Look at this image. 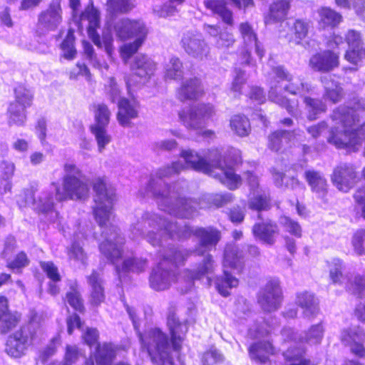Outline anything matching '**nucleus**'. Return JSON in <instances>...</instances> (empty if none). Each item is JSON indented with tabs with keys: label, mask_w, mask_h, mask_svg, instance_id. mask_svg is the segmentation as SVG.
<instances>
[{
	"label": "nucleus",
	"mask_w": 365,
	"mask_h": 365,
	"mask_svg": "<svg viewBox=\"0 0 365 365\" xmlns=\"http://www.w3.org/2000/svg\"><path fill=\"white\" fill-rule=\"evenodd\" d=\"M88 282L91 287L90 302L93 305L98 306L105 299L103 281L100 274L93 272L88 277Z\"/></svg>",
	"instance_id": "37"
},
{
	"label": "nucleus",
	"mask_w": 365,
	"mask_h": 365,
	"mask_svg": "<svg viewBox=\"0 0 365 365\" xmlns=\"http://www.w3.org/2000/svg\"><path fill=\"white\" fill-rule=\"evenodd\" d=\"M339 66V52L329 49L317 53L309 59V66L316 71L328 72Z\"/></svg>",
	"instance_id": "24"
},
{
	"label": "nucleus",
	"mask_w": 365,
	"mask_h": 365,
	"mask_svg": "<svg viewBox=\"0 0 365 365\" xmlns=\"http://www.w3.org/2000/svg\"><path fill=\"white\" fill-rule=\"evenodd\" d=\"M279 81H270V90L269 91L268 98L272 102H274L282 107H284L289 113L292 115H297V106L294 103H290L281 93V86H278Z\"/></svg>",
	"instance_id": "35"
},
{
	"label": "nucleus",
	"mask_w": 365,
	"mask_h": 365,
	"mask_svg": "<svg viewBox=\"0 0 365 365\" xmlns=\"http://www.w3.org/2000/svg\"><path fill=\"white\" fill-rule=\"evenodd\" d=\"M331 181L338 190L348 192L356 181L355 168L347 163L339 165L334 170Z\"/></svg>",
	"instance_id": "20"
},
{
	"label": "nucleus",
	"mask_w": 365,
	"mask_h": 365,
	"mask_svg": "<svg viewBox=\"0 0 365 365\" xmlns=\"http://www.w3.org/2000/svg\"><path fill=\"white\" fill-rule=\"evenodd\" d=\"M349 292L365 299V278L356 276L353 281H349L347 285Z\"/></svg>",
	"instance_id": "54"
},
{
	"label": "nucleus",
	"mask_w": 365,
	"mask_h": 365,
	"mask_svg": "<svg viewBox=\"0 0 365 365\" xmlns=\"http://www.w3.org/2000/svg\"><path fill=\"white\" fill-rule=\"evenodd\" d=\"M215 113V110L212 104L199 103L180 110L178 117L187 129L196 131L204 138H212L215 136L214 131L204 128Z\"/></svg>",
	"instance_id": "9"
},
{
	"label": "nucleus",
	"mask_w": 365,
	"mask_h": 365,
	"mask_svg": "<svg viewBox=\"0 0 365 365\" xmlns=\"http://www.w3.org/2000/svg\"><path fill=\"white\" fill-rule=\"evenodd\" d=\"M274 353V348L269 341H259L255 343L249 348V354L252 360L260 363H265L270 354Z\"/></svg>",
	"instance_id": "38"
},
{
	"label": "nucleus",
	"mask_w": 365,
	"mask_h": 365,
	"mask_svg": "<svg viewBox=\"0 0 365 365\" xmlns=\"http://www.w3.org/2000/svg\"><path fill=\"white\" fill-rule=\"evenodd\" d=\"M309 29L310 23L309 21L299 19L295 21L293 26V31L296 43H299L300 41L307 36Z\"/></svg>",
	"instance_id": "52"
},
{
	"label": "nucleus",
	"mask_w": 365,
	"mask_h": 365,
	"mask_svg": "<svg viewBox=\"0 0 365 365\" xmlns=\"http://www.w3.org/2000/svg\"><path fill=\"white\" fill-rule=\"evenodd\" d=\"M125 351V347L113 343L98 344L94 358L97 365H112L115 357Z\"/></svg>",
	"instance_id": "28"
},
{
	"label": "nucleus",
	"mask_w": 365,
	"mask_h": 365,
	"mask_svg": "<svg viewBox=\"0 0 365 365\" xmlns=\"http://www.w3.org/2000/svg\"><path fill=\"white\" fill-rule=\"evenodd\" d=\"M213 260L210 255H206L202 261L194 270H185L178 278L177 281L180 284H185V288H181L182 292H187L193 285L195 279H199L202 277L211 273L213 271Z\"/></svg>",
	"instance_id": "18"
},
{
	"label": "nucleus",
	"mask_w": 365,
	"mask_h": 365,
	"mask_svg": "<svg viewBox=\"0 0 365 365\" xmlns=\"http://www.w3.org/2000/svg\"><path fill=\"white\" fill-rule=\"evenodd\" d=\"M192 234L199 240V247L196 249L198 255H203L210 250L220 239V232L213 227L193 230L184 222L174 223L155 212L143 213L140 219L130 227L133 239L144 238L153 247L162 246L167 236L172 239H180L190 237Z\"/></svg>",
	"instance_id": "3"
},
{
	"label": "nucleus",
	"mask_w": 365,
	"mask_h": 365,
	"mask_svg": "<svg viewBox=\"0 0 365 365\" xmlns=\"http://www.w3.org/2000/svg\"><path fill=\"white\" fill-rule=\"evenodd\" d=\"M205 6L210 9L213 14H217L222 21L229 25L232 26L234 24L232 12L228 9L226 4L222 0H205L204 1Z\"/></svg>",
	"instance_id": "40"
},
{
	"label": "nucleus",
	"mask_w": 365,
	"mask_h": 365,
	"mask_svg": "<svg viewBox=\"0 0 365 365\" xmlns=\"http://www.w3.org/2000/svg\"><path fill=\"white\" fill-rule=\"evenodd\" d=\"M295 302L302 309L304 318H314L319 312V302L312 293L307 291L297 293Z\"/></svg>",
	"instance_id": "30"
},
{
	"label": "nucleus",
	"mask_w": 365,
	"mask_h": 365,
	"mask_svg": "<svg viewBox=\"0 0 365 365\" xmlns=\"http://www.w3.org/2000/svg\"><path fill=\"white\" fill-rule=\"evenodd\" d=\"M107 94L113 103L118 102L122 98H120V90L113 78H110L106 85Z\"/></svg>",
	"instance_id": "60"
},
{
	"label": "nucleus",
	"mask_w": 365,
	"mask_h": 365,
	"mask_svg": "<svg viewBox=\"0 0 365 365\" xmlns=\"http://www.w3.org/2000/svg\"><path fill=\"white\" fill-rule=\"evenodd\" d=\"M292 0H276L270 4L269 12L264 16V23L272 24L284 21L290 9Z\"/></svg>",
	"instance_id": "32"
},
{
	"label": "nucleus",
	"mask_w": 365,
	"mask_h": 365,
	"mask_svg": "<svg viewBox=\"0 0 365 365\" xmlns=\"http://www.w3.org/2000/svg\"><path fill=\"white\" fill-rule=\"evenodd\" d=\"M205 30L213 37H216L215 46L221 50H227L232 47L235 39L232 33L224 31L219 32V26L205 24L204 26Z\"/></svg>",
	"instance_id": "34"
},
{
	"label": "nucleus",
	"mask_w": 365,
	"mask_h": 365,
	"mask_svg": "<svg viewBox=\"0 0 365 365\" xmlns=\"http://www.w3.org/2000/svg\"><path fill=\"white\" fill-rule=\"evenodd\" d=\"M187 256L188 252L185 250L170 248L153 270L150 277V287L157 291L169 288L175 279L174 269Z\"/></svg>",
	"instance_id": "8"
},
{
	"label": "nucleus",
	"mask_w": 365,
	"mask_h": 365,
	"mask_svg": "<svg viewBox=\"0 0 365 365\" xmlns=\"http://www.w3.org/2000/svg\"><path fill=\"white\" fill-rule=\"evenodd\" d=\"M351 244L358 255L365 254V230L356 231L353 235Z\"/></svg>",
	"instance_id": "55"
},
{
	"label": "nucleus",
	"mask_w": 365,
	"mask_h": 365,
	"mask_svg": "<svg viewBox=\"0 0 365 365\" xmlns=\"http://www.w3.org/2000/svg\"><path fill=\"white\" fill-rule=\"evenodd\" d=\"M222 359V356L216 349L205 352L202 358V365H214Z\"/></svg>",
	"instance_id": "64"
},
{
	"label": "nucleus",
	"mask_w": 365,
	"mask_h": 365,
	"mask_svg": "<svg viewBox=\"0 0 365 365\" xmlns=\"http://www.w3.org/2000/svg\"><path fill=\"white\" fill-rule=\"evenodd\" d=\"M14 165L12 163L4 162L1 164V169L6 178L0 180V196L11 190V185L9 179L14 174Z\"/></svg>",
	"instance_id": "49"
},
{
	"label": "nucleus",
	"mask_w": 365,
	"mask_h": 365,
	"mask_svg": "<svg viewBox=\"0 0 365 365\" xmlns=\"http://www.w3.org/2000/svg\"><path fill=\"white\" fill-rule=\"evenodd\" d=\"M142 349L147 351L156 365H183L179 357L174 360L167 335L160 329L153 328L143 334H138Z\"/></svg>",
	"instance_id": "7"
},
{
	"label": "nucleus",
	"mask_w": 365,
	"mask_h": 365,
	"mask_svg": "<svg viewBox=\"0 0 365 365\" xmlns=\"http://www.w3.org/2000/svg\"><path fill=\"white\" fill-rule=\"evenodd\" d=\"M318 14L319 17V22L324 27L336 26L342 19L340 14L328 7L319 9Z\"/></svg>",
	"instance_id": "43"
},
{
	"label": "nucleus",
	"mask_w": 365,
	"mask_h": 365,
	"mask_svg": "<svg viewBox=\"0 0 365 365\" xmlns=\"http://www.w3.org/2000/svg\"><path fill=\"white\" fill-rule=\"evenodd\" d=\"M19 317L8 310V302L6 297H0V331L7 332L18 323Z\"/></svg>",
	"instance_id": "39"
},
{
	"label": "nucleus",
	"mask_w": 365,
	"mask_h": 365,
	"mask_svg": "<svg viewBox=\"0 0 365 365\" xmlns=\"http://www.w3.org/2000/svg\"><path fill=\"white\" fill-rule=\"evenodd\" d=\"M341 341L346 346L350 347L351 353L365 359V348L361 342L365 339V334L359 327L345 329L341 331Z\"/></svg>",
	"instance_id": "23"
},
{
	"label": "nucleus",
	"mask_w": 365,
	"mask_h": 365,
	"mask_svg": "<svg viewBox=\"0 0 365 365\" xmlns=\"http://www.w3.org/2000/svg\"><path fill=\"white\" fill-rule=\"evenodd\" d=\"M365 103L359 100L351 108L341 106L335 110L331 116L333 125L329 132L328 141L338 148H346L356 151L365 140V123L359 129L353 128L359 121V113L364 111Z\"/></svg>",
	"instance_id": "5"
},
{
	"label": "nucleus",
	"mask_w": 365,
	"mask_h": 365,
	"mask_svg": "<svg viewBox=\"0 0 365 365\" xmlns=\"http://www.w3.org/2000/svg\"><path fill=\"white\" fill-rule=\"evenodd\" d=\"M95 192L93 215L102 231L103 241L99 244L101 254L112 264L115 265L116 272L121 278V272H140L147 267L145 259L141 258H127L123 259L121 267L118 264L123 255L124 238L119 234L118 228L110 223L112 216V206L115 200V194L108 188L102 178H96L93 182Z\"/></svg>",
	"instance_id": "2"
},
{
	"label": "nucleus",
	"mask_w": 365,
	"mask_h": 365,
	"mask_svg": "<svg viewBox=\"0 0 365 365\" xmlns=\"http://www.w3.org/2000/svg\"><path fill=\"white\" fill-rule=\"evenodd\" d=\"M304 177L311 187L312 191L317 197L323 199L327 193V181L319 172L308 170L304 173Z\"/></svg>",
	"instance_id": "33"
},
{
	"label": "nucleus",
	"mask_w": 365,
	"mask_h": 365,
	"mask_svg": "<svg viewBox=\"0 0 365 365\" xmlns=\"http://www.w3.org/2000/svg\"><path fill=\"white\" fill-rule=\"evenodd\" d=\"M40 329L37 316L11 334L6 341L5 351L14 358H20L26 354L28 348L33 344Z\"/></svg>",
	"instance_id": "10"
},
{
	"label": "nucleus",
	"mask_w": 365,
	"mask_h": 365,
	"mask_svg": "<svg viewBox=\"0 0 365 365\" xmlns=\"http://www.w3.org/2000/svg\"><path fill=\"white\" fill-rule=\"evenodd\" d=\"M130 68L133 76L138 77L139 80L133 81L130 78L127 79L126 84L128 88L137 83H145L155 73L156 64L148 56L139 54L134 58Z\"/></svg>",
	"instance_id": "16"
},
{
	"label": "nucleus",
	"mask_w": 365,
	"mask_h": 365,
	"mask_svg": "<svg viewBox=\"0 0 365 365\" xmlns=\"http://www.w3.org/2000/svg\"><path fill=\"white\" fill-rule=\"evenodd\" d=\"M110 6L115 11L127 13L133 8L131 0H108Z\"/></svg>",
	"instance_id": "62"
},
{
	"label": "nucleus",
	"mask_w": 365,
	"mask_h": 365,
	"mask_svg": "<svg viewBox=\"0 0 365 365\" xmlns=\"http://www.w3.org/2000/svg\"><path fill=\"white\" fill-rule=\"evenodd\" d=\"M243 255L238 247L235 245H228L225 249L223 267L224 275L217 278L216 287L218 292L224 297L230 294V289L238 285V279L232 277L227 270V268H232L240 270L242 263Z\"/></svg>",
	"instance_id": "11"
},
{
	"label": "nucleus",
	"mask_w": 365,
	"mask_h": 365,
	"mask_svg": "<svg viewBox=\"0 0 365 365\" xmlns=\"http://www.w3.org/2000/svg\"><path fill=\"white\" fill-rule=\"evenodd\" d=\"M231 129L239 136H246L250 131V121L245 115H236L230 120Z\"/></svg>",
	"instance_id": "44"
},
{
	"label": "nucleus",
	"mask_w": 365,
	"mask_h": 365,
	"mask_svg": "<svg viewBox=\"0 0 365 365\" xmlns=\"http://www.w3.org/2000/svg\"><path fill=\"white\" fill-rule=\"evenodd\" d=\"M246 80L245 71L240 69H235V76L231 86V91L233 93L234 96H237L242 93V89L246 83Z\"/></svg>",
	"instance_id": "56"
},
{
	"label": "nucleus",
	"mask_w": 365,
	"mask_h": 365,
	"mask_svg": "<svg viewBox=\"0 0 365 365\" xmlns=\"http://www.w3.org/2000/svg\"><path fill=\"white\" fill-rule=\"evenodd\" d=\"M107 126H91V130L95 135L100 153H102L106 146L110 142L111 137L106 130Z\"/></svg>",
	"instance_id": "48"
},
{
	"label": "nucleus",
	"mask_w": 365,
	"mask_h": 365,
	"mask_svg": "<svg viewBox=\"0 0 365 365\" xmlns=\"http://www.w3.org/2000/svg\"><path fill=\"white\" fill-rule=\"evenodd\" d=\"M343 263L339 259H334L330 264L329 277L333 283H341L344 278Z\"/></svg>",
	"instance_id": "53"
},
{
	"label": "nucleus",
	"mask_w": 365,
	"mask_h": 365,
	"mask_svg": "<svg viewBox=\"0 0 365 365\" xmlns=\"http://www.w3.org/2000/svg\"><path fill=\"white\" fill-rule=\"evenodd\" d=\"M86 234L83 232L81 230V226L78 225L77 230L73 234V238L75 241L81 240ZM67 255L68 259L71 262H73L74 264H84L86 260V255L85 254L82 247L77 242H74L70 247L67 250Z\"/></svg>",
	"instance_id": "36"
},
{
	"label": "nucleus",
	"mask_w": 365,
	"mask_h": 365,
	"mask_svg": "<svg viewBox=\"0 0 365 365\" xmlns=\"http://www.w3.org/2000/svg\"><path fill=\"white\" fill-rule=\"evenodd\" d=\"M282 290L279 282L276 280L269 281L258 297L261 307L268 312L277 310L282 302Z\"/></svg>",
	"instance_id": "19"
},
{
	"label": "nucleus",
	"mask_w": 365,
	"mask_h": 365,
	"mask_svg": "<svg viewBox=\"0 0 365 365\" xmlns=\"http://www.w3.org/2000/svg\"><path fill=\"white\" fill-rule=\"evenodd\" d=\"M182 63L179 58L172 56L164 67V78L165 80H180L183 76Z\"/></svg>",
	"instance_id": "41"
},
{
	"label": "nucleus",
	"mask_w": 365,
	"mask_h": 365,
	"mask_svg": "<svg viewBox=\"0 0 365 365\" xmlns=\"http://www.w3.org/2000/svg\"><path fill=\"white\" fill-rule=\"evenodd\" d=\"M279 222L284 231L296 237H302V228L297 221L287 216H282L279 217Z\"/></svg>",
	"instance_id": "50"
},
{
	"label": "nucleus",
	"mask_w": 365,
	"mask_h": 365,
	"mask_svg": "<svg viewBox=\"0 0 365 365\" xmlns=\"http://www.w3.org/2000/svg\"><path fill=\"white\" fill-rule=\"evenodd\" d=\"M243 178L247 181L251 190L248 202L249 207L257 211L269 209L270 207L269 194L259 187L258 178L252 173L247 172L244 173Z\"/></svg>",
	"instance_id": "14"
},
{
	"label": "nucleus",
	"mask_w": 365,
	"mask_h": 365,
	"mask_svg": "<svg viewBox=\"0 0 365 365\" xmlns=\"http://www.w3.org/2000/svg\"><path fill=\"white\" fill-rule=\"evenodd\" d=\"M118 111L117 118L119 123L127 127L130 125V120L138 115V103L135 99L121 98L118 103Z\"/></svg>",
	"instance_id": "29"
},
{
	"label": "nucleus",
	"mask_w": 365,
	"mask_h": 365,
	"mask_svg": "<svg viewBox=\"0 0 365 365\" xmlns=\"http://www.w3.org/2000/svg\"><path fill=\"white\" fill-rule=\"evenodd\" d=\"M64 171L63 189L58 184L52 182L46 190L41 192L37 199L31 192L27 194L26 202L32 205L39 212H48L53 210L55 200L61 202L67 199L78 200L87 198L89 186L82 171L73 163H66Z\"/></svg>",
	"instance_id": "4"
},
{
	"label": "nucleus",
	"mask_w": 365,
	"mask_h": 365,
	"mask_svg": "<svg viewBox=\"0 0 365 365\" xmlns=\"http://www.w3.org/2000/svg\"><path fill=\"white\" fill-rule=\"evenodd\" d=\"M292 136L290 132L287 130H277L269 136V148L274 151L281 149L284 143H288Z\"/></svg>",
	"instance_id": "46"
},
{
	"label": "nucleus",
	"mask_w": 365,
	"mask_h": 365,
	"mask_svg": "<svg viewBox=\"0 0 365 365\" xmlns=\"http://www.w3.org/2000/svg\"><path fill=\"white\" fill-rule=\"evenodd\" d=\"M239 29L241 36L247 45L252 46V43L257 41L256 34L252 26L248 23L240 24Z\"/></svg>",
	"instance_id": "58"
},
{
	"label": "nucleus",
	"mask_w": 365,
	"mask_h": 365,
	"mask_svg": "<svg viewBox=\"0 0 365 365\" xmlns=\"http://www.w3.org/2000/svg\"><path fill=\"white\" fill-rule=\"evenodd\" d=\"M62 20L61 8L58 3L51 4L49 7L40 13L36 24V34L43 35L55 30Z\"/></svg>",
	"instance_id": "17"
},
{
	"label": "nucleus",
	"mask_w": 365,
	"mask_h": 365,
	"mask_svg": "<svg viewBox=\"0 0 365 365\" xmlns=\"http://www.w3.org/2000/svg\"><path fill=\"white\" fill-rule=\"evenodd\" d=\"M321 81L324 90L323 98L332 103L339 102L343 98L344 92L340 83L336 80V77L327 74L322 77Z\"/></svg>",
	"instance_id": "31"
},
{
	"label": "nucleus",
	"mask_w": 365,
	"mask_h": 365,
	"mask_svg": "<svg viewBox=\"0 0 365 365\" xmlns=\"http://www.w3.org/2000/svg\"><path fill=\"white\" fill-rule=\"evenodd\" d=\"M66 299L68 303L76 310L82 311L83 305L82 299L80 297L79 292L76 289H73L71 292L66 294Z\"/></svg>",
	"instance_id": "63"
},
{
	"label": "nucleus",
	"mask_w": 365,
	"mask_h": 365,
	"mask_svg": "<svg viewBox=\"0 0 365 365\" xmlns=\"http://www.w3.org/2000/svg\"><path fill=\"white\" fill-rule=\"evenodd\" d=\"M95 123L91 126H108L110 112L104 103H97L93 106Z\"/></svg>",
	"instance_id": "45"
},
{
	"label": "nucleus",
	"mask_w": 365,
	"mask_h": 365,
	"mask_svg": "<svg viewBox=\"0 0 365 365\" xmlns=\"http://www.w3.org/2000/svg\"><path fill=\"white\" fill-rule=\"evenodd\" d=\"M346 41L349 48L345 53V59L356 65L360 61L365 58V44L359 32L351 29L346 35Z\"/></svg>",
	"instance_id": "22"
},
{
	"label": "nucleus",
	"mask_w": 365,
	"mask_h": 365,
	"mask_svg": "<svg viewBox=\"0 0 365 365\" xmlns=\"http://www.w3.org/2000/svg\"><path fill=\"white\" fill-rule=\"evenodd\" d=\"M271 78H279L285 80L287 83L284 86V89L291 94L304 95L312 93L314 88L305 83L298 76H294L288 73L282 67L278 66L272 68Z\"/></svg>",
	"instance_id": "15"
},
{
	"label": "nucleus",
	"mask_w": 365,
	"mask_h": 365,
	"mask_svg": "<svg viewBox=\"0 0 365 365\" xmlns=\"http://www.w3.org/2000/svg\"><path fill=\"white\" fill-rule=\"evenodd\" d=\"M184 0H170L169 4H165L158 10L155 9V12L158 14V15L160 17H168L174 15V14L177 11L175 6L174 4L178 5L181 4Z\"/></svg>",
	"instance_id": "61"
},
{
	"label": "nucleus",
	"mask_w": 365,
	"mask_h": 365,
	"mask_svg": "<svg viewBox=\"0 0 365 365\" xmlns=\"http://www.w3.org/2000/svg\"><path fill=\"white\" fill-rule=\"evenodd\" d=\"M69 4L73 9V16L76 21L80 30L86 29L89 38L96 46L99 48L104 46L106 53L111 56L113 51V38L109 30L103 33L102 41L96 32L100 26L99 12L93 6H88L83 12L78 16V11L81 6L80 0H69Z\"/></svg>",
	"instance_id": "6"
},
{
	"label": "nucleus",
	"mask_w": 365,
	"mask_h": 365,
	"mask_svg": "<svg viewBox=\"0 0 365 365\" xmlns=\"http://www.w3.org/2000/svg\"><path fill=\"white\" fill-rule=\"evenodd\" d=\"M180 156L185 164L178 160L158 170L150 177L145 190L146 195L155 198L161 210L171 215L190 218L197 212L195 201L180 197L178 192H171L165 182L166 179L185 168H192L217 178L230 190L236 189L241 182V178L235 173L232 165L222 159L219 149H212L204 156L192 150H183Z\"/></svg>",
	"instance_id": "1"
},
{
	"label": "nucleus",
	"mask_w": 365,
	"mask_h": 365,
	"mask_svg": "<svg viewBox=\"0 0 365 365\" xmlns=\"http://www.w3.org/2000/svg\"><path fill=\"white\" fill-rule=\"evenodd\" d=\"M113 29L116 36L123 41L137 37H147L148 33L144 22L128 18L117 20L113 25Z\"/></svg>",
	"instance_id": "13"
},
{
	"label": "nucleus",
	"mask_w": 365,
	"mask_h": 365,
	"mask_svg": "<svg viewBox=\"0 0 365 365\" xmlns=\"http://www.w3.org/2000/svg\"><path fill=\"white\" fill-rule=\"evenodd\" d=\"M74 38L72 34L68 33L66 39L61 43V48L63 51V56L67 59L74 58L76 51L73 46Z\"/></svg>",
	"instance_id": "59"
},
{
	"label": "nucleus",
	"mask_w": 365,
	"mask_h": 365,
	"mask_svg": "<svg viewBox=\"0 0 365 365\" xmlns=\"http://www.w3.org/2000/svg\"><path fill=\"white\" fill-rule=\"evenodd\" d=\"M181 46L189 56L200 60L205 58L210 51L208 45L200 35L190 32L184 34Z\"/></svg>",
	"instance_id": "21"
},
{
	"label": "nucleus",
	"mask_w": 365,
	"mask_h": 365,
	"mask_svg": "<svg viewBox=\"0 0 365 365\" xmlns=\"http://www.w3.org/2000/svg\"><path fill=\"white\" fill-rule=\"evenodd\" d=\"M145 38L146 37H137V38H135L133 42L125 43L121 46L120 53L125 61H127L133 54L137 52L145 41Z\"/></svg>",
	"instance_id": "51"
},
{
	"label": "nucleus",
	"mask_w": 365,
	"mask_h": 365,
	"mask_svg": "<svg viewBox=\"0 0 365 365\" xmlns=\"http://www.w3.org/2000/svg\"><path fill=\"white\" fill-rule=\"evenodd\" d=\"M204 95V86L198 78H190L182 81L177 91V97L181 101L196 100Z\"/></svg>",
	"instance_id": "25"
},
{
	"label": "nucleus",
	"mask_w": 365,
	"mask_h": 365,
	"mask_svg": "<svg viewBox=\"0 0 365 365\" xmlns=\"http://www.w3.org/2000/svg\"><path fill=\"white\" fill-rule=\"evenodd\" d=\"M41 267L52 282L54 283L61 280L58 269L52 262H41Z\"/></svg>",
	"instance_id": "57"
},
{
	"label": "nucleus",
	"mask_w": 365,
	"mask_h": 365,
	"mask_svg": "<svg viewBox=\"0 0 365 365\" xmlns=\"http://www.w3.org/2000/svg\"><path fill=\"white\" fill-rule=\"evenodd\" d=\"M324 329L322 324H314L304 332L303 336L298 338L300 345L307 344L317 345L321 343L324 336Z\"/></svg>",
	"instance_id": "42"
},
{
	"label": "nucleus",
	"mask_w": 365,
	"mask_h": 365,
	"mask_svg": "<svg viewBox=\"0 0 365 365\" xmlns=\"http://www.w3.org/2000/svg\"><path fill=\"white\" fill-rule=\"evenodd\" d=\"M15 101L9 108V123L22 125L26 118V109L32 103L33 92L24 86L19 85L15 90Z\"/></svg>",
	"instance_id": "12"
},
{
	"label": "nucleus",
	"mask_w": 365,
	"mask_h": 365,
	"mask_svg": "<svg viewBox=\"0 0 365 365\" xmlns=\"http://www.w3.org/2000/svg\"><path fill=\"white\" fill-rule=\"evenodd\" d=\"M254 236L264 243L272 245L276 242V238L279 234L278 225L274 222L267 220L257 223L253 226Z\"/></svg>",
	"instance_id": "26"
},
{
	"label": "nucleus",
	"mask_w": 365,
	"mask_h": 365,
	"mask_svg": "<svg viewBox=\"0 0 365 365\" xmlns=\"http://www.w3.org/2000/svg\"><path fill=\"white\" fill-rule=\"evenodd\" d=\"M304 103L308 111V118L314 120L317 115L325 112L327 106L321 100L311 98H304Z\"/></svg>",
	"instance_id": "47"
},
{
	"label": "nucleus",
	"mask_w": 365,
	"mask_h": 365,
	"mask_svg": "<svg viewBox=\"0 0 365 365\" xmlns=\"http://www.w3.org/2000/svg\"><path fill=\"white\" fill-rule=\"evenodd\" d=\"M167 324L171 336L173 349L178 351L187 331V324L179 322L174 312L168 314Z\"/></svg>",
	"instance_id": "27"
}]
</instances>
